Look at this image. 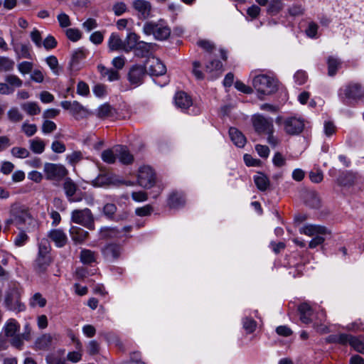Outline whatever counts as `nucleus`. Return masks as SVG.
Returning a JSON list of instances; mask_svg holds the SVG:
<instances>
[{
	"label": "nucleus",
	"mask_w": 364,
	"mask_h": 364,
	"mask_svg": "<svg viewBox=\"0 0 364 364\" xmlns=\"http://www.w3.org/2000/svg\"><path fill=\"white\" fill-rule=\"evenodd\" d=\"M51 247L48 240L43 239L38 243V251L36 259L33 262V267L38 275L44 274L48 267L53 262L50 255Z\"/></svg>",
	"instance_id": "1"
},
{
	"label": "nucleus",
	"mask_w": 364,
	"mask_h": 364,
	"mask_svg": "<svg viewBox=\"0 0 364 364\" xmlns=\"http://www.w3.org/2000/svg\"><path fill=\"white\" fill-rule=\"evenodd\" d=\"M22 291L23 289L18 283L9 284L4 299V304L9 310L20 312L25 309V305L21 302Z\"/></svg>",
	"instance_id": "2"
},
{
	"label": "nucleus",
	"mask_w": 364,
	"mask_h": 364,
	"mask_svg": "<svg viewBox=\"0 0 364 364\" xmlns=\"http://www.w3.org/2000/svg\"><path fill=\"white\" fill-rule=\"evenodd\" d=\"M338 95L346 104L362 100L364 99V86L359 82H350L340 88Z\"/></svg>",
	"instance_id": "3"
},
{
	"label": "nucleus",
	"mask_w": 364,
	"mask_h": 364,
	"mask_svg": "<svg viewBox=\"0 0 364 364\" xmlns=\"http://www.w3.org/2000/svg\"><path fill=\"white\" fill-rule=\"evenodd\" d=\"M254 88L260 94L269 95L278 90L277 79L267 75H258L252 80Z\"/></svg>",
	"instance_id": "4"
},
{
	"label": "nucleus",
	"mask_w": 364,
	"mask_h": 364,
	"mask_svg": "<svg viewBox=\"0 0 364 364\" xmlns=\"http://www.w3.org/2000/svg\"><path fill=\"white\" fill-rule=\"evenodd\" d=\"M143 31L146 35H153L158 41L166 40L171 35V28L162 19L157 22L146 21L144 25Z\"/></svg>",
	"instance_id": "5"
},
{
	"label": "nucleus",
	"mask_w": 364,
	"mask_h": 364,
	"mask_svg": "<svg viewBox=\"0 0 364 364\" xmlns=\"http://www.w3.org/2000/svg\"><path fill=\"white\" fill-rule=\"evenodd\" d=\"M300 232L309 236L317 235L309 242V247L311 249L316 247L324 242L325 239L321 235L331 234V231L326 227L316 225H305L300 230Z\"/></svg>",
	"instance_id": "6"
},
{
	"label": "nucleus",
	"mask_w": 364,
	"mask_h": 364,
	"mask_svg": "<svg viewBox=\"0 0 364 364\" xmlns=\"http://www.w3.org/2000/svg\"><path fill=\"white\" fill-rule=\"evenodd\" d=\"M71 222L81 225L86 228L93 230L95 229V218L89 208L76 209L71 213Z\"/></svg>",
	"instance_id": "7"
},
{
	"label": "nucleus",
	"mask_w": 364,
	"mask_h": 364,
	"mask_svg": "<svg viewBox=\"0 0 364 364\" xmlns=\"http://www.w3.org/2000/svg\"><path fill=\"white\" fill-rule=\"evenodd\" d=\"M43 171L49 181H60L68 174V169L60 164L46 163Z\"/></svg>",
	"instance_id": "8"
},
{
	"label": "nucleus",
	"mask_w": 364,
	"mask_h": 364,
	"mask_svg": "<svg viewBox=\"0 0 364 364\" xmlns=\"http://www.w3.org/2000/svg\"><path fill=\"white\" fill-rule=\"evenodd\" d=\"M63 187L66 198L70 203L80 202L86 196V193L81 191L77 185L70 178H65Z\"/></svg>",
	"instance_id": "9"
},
{
	"label": "nucleus",
	"mask_w": 364,
	"mask_h": 364,
	"mask_svg": "<svg viewBox=\"0 0 364 364\" xmlns=\"http://www.w3.org/2000/svg\"><path fill=\"white\" fill-rule=\"evenodd\" d=\"M60 105L64 109L69 111V113L76 120L85 119L91 114L86 107L77 101H62Z\"/></svg>",
	"instance_id": "10"
},
{
	"label": "nucleus",
	"mask_w": 364,
	"mask_h": 364,
	"mask_svg": "<svg viewBox=\"0 0 364 364\" xmlns=\"http://www.w3.org/2000/svg\"><path fill=\"white\" fill-rule=\"evenodd\" d=\"M124 182L118 179L115 174L109 171L101 170L99 175L92 181V185L95 187L105 186H119Z\"/></svg>",
	"instance_id": "11"
},
{
	"label": "nucleus",
	"mask_w": 364,
	"mask_h": 364,
	"mask_svg": "<svg viewBox=\"0 0 364 364\" xmlns=\"http://www.w3.org/2000/svg\"><path fill=\"white\" fill-rule=\"evenodd\" d=\"M146 75V66L136 64L129 68L127 73V79L132 85L138 87L144 82Z\"/></svg>",
	"instance_id": "12"
},
{
	"label": "nucleus",
	"mask_w": 364,
	"mask_h": 364,
	"mask_svg": "<svg viewBox=\"0 0 364 364\" xmlns=\"http://www.w3.org/2000/svg\"><path fill=\"white\" fill-rule=\"evenodd\" d=\"M137 180L139 186L150 188L156 183V174L150 166H144L139 168Z\"/></svg>",
	"instance_id": "13"
},
{
	"label": "nucleus",
	"mask_w": 364,
	"mask_h": 364,
	"mask_svg": "<svg viewBox=\"0 0 364 364\" xmlns=\"http://www.w3.org/2000/svg\"><path fill=\"white\" fill-rule=\"evenodd\" d=\"M10 213L11 216L14 217L16 226L18 229H21L27 220L31 218L28 210L24 206L20 205H12Z\"/></svg>",
	"instance_id": "14"
},
{
	"label": "nucleus",
	"mask_w": 364,
	"mask_h": 364,
	"mask_svg": "<svg viewBox=\"0 0 364 364\" xmlns=\"http://www.w3.org/2000/svg\"><path fill=\"white\" fill-rule=\"evenodd\" d=\"M253 126L258 134H267L274 132V125L272 119H267L262 115L255 116L253 118Z\"/></svg>",
	"instance_id": "15"
},
{
	"label": "nucleus",
	"mask_w": 364,
	"mask_h": 364,
	"mask_svg": "<svg viewBox=\"0 0 364 364\" xmlns=\"http://www.w3.org/2000/svg\"><path fill=\"white\" fill-rule=\"evenodd\" d=\"M145 65L146 66L147 74L150 75H163L166 72L165 65L157 58H149Z\"/></svg>",
	"instance_id": "16"
},
{
	"label": "nucleus",
	"mask_w": 364,
	"mask_h": 364,
	"mask_svg": "<svg viewBox=\"0 0 364 364\" xmlns=\"http://www.w3.org/2000/svg\"><path fill=\"white\" fill-rule=\"evenodd\" d=\"M186 202V195L181 191H172L167 198V205L171 209L183 208Z\"/></svg>",
	"instance_id": "17"
},
{
	"label": "nucleus",
	"mask_w": 364,
	"mask_h": 364,
	"mask_svg": "<svg viewBox=\"0 0 364 364\" xmlns=\"http://www.w3.org/2000/svg\"><path fill=\"white\" fill-rule=\"evenodd\" d=\"M117 208L114 203H106L103 207L104 215L112 220L119 222L121 220H125L129 217V213L126 211H123L121 213L116 215Z\"/></svg>",
	"instance_id": "18"
},
{
	"label": "nucleus",
	"mask_w": 364,
	"mask_h": 364,
	"mask_svg": "<svg viewBox=\"0 0 364 364\" xmlns=\"http://www.w3.org/2000/svg\"><path fill=\"white\" fill-rule=\"evenodd\" d=\"M32 328L31 325L27 323L23 328V332L20 333L16 338L10 341V344L12 347L18 350H21L24 346V341H29L31 339Z\"/></svg>",
	"instance_id": "19"
},
{
	"label": "nucleus",
	"mask_w": 364,
	"mask_h": 364,
	"mask_svg": "<svg viewBox=\"0 0 364 364\" xmlns=\"http://www.w3.org/2000/svg\"><path fill=\"white\" fill-rule=\"evenodd\" d=\"M304 127V122L296 117H290L284 122L285 132L291 135L299 134Z\"/></svg>",
	"instance_id": "20"
},
{
	"label": "nucleus",
	"mask_w": 364,
	"mask_h": 364,
	"mask_svg": "<svg viewBox=\"0 0 364 364\" xmlns=\"http://www.w3.org/2000/svg\"><path fill=\"white\" fill-rule=\"evenodd\" d=\"M4 336L9 338V341L19 336L20 324L14 318L9 319L3 328Z\"/></svg>",
	"instance_id": "21"
},
{
	"label": "nucleus",
	"mask_w": 364,
	"mask_h": 364,
	"mask_svg": "<svg viewBox=\"0 0 364 364\" xmlns=\"http://www.w3.org/2000/svg\"><path fill=\"white\" fill-rule=\"evenodd\" d=\"M122 247L117 243H109L102 249V253L108 260H116L119 258Z\"/></svg>",
	"instance_id": "22"
},
{
	"label": "nucleus",
	"mask_w": 364,
	"mask_h": 364,
	"mask_svg": "<svg viewBox=\"0 0 364 364\" xmlns=\"http://www.w3.org/2000/svg\"><path fill=\"white\" fill-rule=\"evenodd\" d=\"M48 237L55 243L58 247H64L68 242L66 234L60 229L51 230L48 235Z\"/></svg>",
	"instance_id": "23"
},
{
	"label": "nucleus",
	"mask_w": 364,
	"mask_h": 364,
	"mask_svg": "<svg viewBox=\"0 0 364 364\" xmlns=\"http://www.w3.org/2000/svg\"><path fill=\"white\" fill-rule=\"evenodd\" d=\"M133 7L139 14V18H147L151 10V4L144 0H136L133 2Z\"/></svg>",
	"instance_id": "24"
},
{
	"label": "nucleus",
	"mask_w": 364,
	"mask_h": 364,
	"mask_svg": "<svg viewBox=\"0 0 364 364\" xmlns=\"http://www.w3.org/2000/svg\"><path fill=\"white\" fill-rule=\"evenodd\" d=\"M176 105L181 109H187L192 104V98L183 91L177 92L174 97Z\"/></svg>",
	"instance_id": "25"
},
{
	"label": "nucleus",
	"mask_w": 364,
	"mask_h": 364,
	"mask_svg": "<svg viewBox=\"0 0 364 364\" xmlns=\"http://www.w3.org/2000/svg\"><path fill=\"white\" fill-rule=\"evenodd\" d=\"M72 240L75 244H82L88 238L89 232L81 228L72 226L70 229Z\"/></svg>",
	"instance_id": "26"
},
{
	"label": "nucleus",
	"mask_w": 364,
	"mask_h": 364,
	"mask_svg": "<svg viewBox=\"0 0 364 364\" xmlns=\"http://www.w3.org/2000/svg\"><path fill=\"white\" fill-rule=\"evenodd\" d=\"M114 151L117 158L123 164L128 165L133 162L134 156L126 146L122 145L116 146H114Z\"/></svg>",
	"instance_id": "27"
},
{
	"label": "nucleus",
	"mask_w": 364,
	"mask_h": 364,
	"mask_svg": "<svg viewBox=\"0 0 364 364\" xmlns=\"http://www.w3.org/2000/svg\"><path fill=\"white\" fill-rule=\"evenodd\" d=\"M154 45L152 43L139 41L137 46L133 49L135 56L138 58H148L151 55Z\"/></svg>",
	"instance_id": "28"
},
{
	"label": "nucleus",
	"mask_w": 364,
	"mask_h": 364,
	"mask_svg": "<svg viewBox=\"0 0 364 364\" xmlns=\"http://www.w3.org/2000/svg\"><path fill=\"white\" fill-rule=\"evenodd\" d=\"M229 135L232 141L239 148H242L246 144L247 140L245 135L235 127L229 129Z\"/></svg>",
	"instance_id": "29"
},
{
	"label": "nucleus",
	"mask_w": 364,
	"mask_h": 364,
	"mask_svg": "<svg viewBox=\"0 0 364 364\" xmlns=\"http://www.w3.org/2000/svg\"><path fill=\"white\" fill-rule=\"evenodd\" d=\"M298 310L301 322L306 324L310 323L311 322V316L313 314V310L310 305L307 303H302L299 306Z\"/></svg>",
	"instance_id": "30"
},
{
	"label": "nucleus",
	"mask_w": 364,
	"mask_h": 364,
	"mask_svg": "<svg viewBox=\"0 0 364 364\" xmlns=\"http://www.w3.org/2000/svg\"><path fill=\"white\" fill-rule=\"evenodd\" d=\"M97 70L103 77H107L109 81H115L119 79V73L112 68H107L103 65H97Z\"/></svg>",
	"instance_id": "31"
},
{
	"label": "nucleus",
	"mask_w": 364,
	"mask_h": 364,
	"mask_svg": "<svg viewBox=\"0 0 364 364\" xmlns=\"http://www.w3.org/2000/svg\"><path fill=\"white\" fill-rule=\"evenodd\" d=\"M108 46L111 50H123L124 51V43L119 36L117 33H112L108 41Z\"/></svg>",
	"instance_id": "32"
},
{
	"label": "nucleus",
	"mask_w": 364,
	"mask_h": 364,
	"mask_svg": "<svg viewBox=\"0 0 364 364\" xmlns=\"http://www.w3.org/2000/svg\"><path fill=\"white\" fill-rule=\"evenodd\" d=\"M53 338L50 334H43L38 338L35 342V347L38 350H46L51 346Z\"/></svg>",
	"instance_id": "33"
},
{
	"label": "nucleus",
	"mask_w": 364,
	"mask_h": 364,
	"mask_svg": "<svg viewBox=\"0 0 364 364\" xmlns=\"http://www.w3.org/2000/svg\"><path fill=\"white\" fill-rule=\"evenodd\" d=\"M122 231L117 228H103L101 229L100 238L104 240L119 238Z\"/></svg>",
	"instance_id": "34"
},
{
	"label": "nucleus",
	"mask_w": 364,
	"mask_h": 364,
	"mask_svg": "<svg viewBox=\"0 0 364 364\" xmlns=\"http://www.w3.org/2000/svg\"><path fill=\"white\" fill-rule=\"evenodd\" d=\"M355 174L350 171H346L342 173L338 178L339 185L342 186H353L355 183Z\"/></svg>",
	"instance_id": "35"
},
{
	"label": "nucleus",
	"mask_w": 364,
	"mask_h": 364,
	"mask_svg": "<svg viewBox=\"0 0 364 364\" xmlns=\"http://www.w3.org/2000/svg\"><path fill=\"white\" fill-rule=\"evenodd\" d=\"M254 182L257 188L261 191H267L270 185L268 177L262 173L254 176Z\"/></svg>",
	"instance_id": "36"
},
{
	"label": "nucleus",
	"mask_w": 364,
	"mask_h": 364,
	"mask_svg": "<svg viewBox=\"0 0 364 364\" xmlns=\"http://www.w3.org/2000/svg\"><path fill=\"white\" fill-rule=\"evenodd\" d=\"M223 64L219 60H213L205 65V70L208 73H211L212 78L218 76V72H221Z\"/></svg>",
	"instance_id": "37"
},
{
	"label": "nucleus",
	"mask_w": 364,
	"mask_h": 364,
	"mask_svg": "<svg viewBox=\"0 0 364 364\" xmlns=\"http://www.w3.org/2000/svg\"><path fill=\"white\" fill-rule=\"evenodd\" d=\"M139 36L134 33L131 32L129 33L127 38L125 41H124V52L129 53L132 51L138 44L139 41Z\"/></svg>",
	"instance_id": "38"
},
{
	"label": "nucleus",
	"mask_w": 364,
	"mask_h": 364,
	"mask_svg": "<svg viewBox=\"0 0 364 364\" xmlns=\"http://www.w3.org/2000/svg\"><path fill=\"white\" fill-rule=\"evenodd\" d=\"M97 254L87 249H83L80 252V261L85 264H91L96 262Z\"/></svg>",
	"instance_id": "39"
},
{
	"label": "nucleus",
	"mask_w": 364,
	"mask_h": 364,
	"mask_svg": "<svg viewBox=\"0 0 364 364\" xmlns=\"http://www.w3.org/2000/svg\"><path fill=\"white\" fill-rule=\"evenodd\" d=\"M305 202L312 208H318L321 206V199L315 191H310L306 194Z\"/></svg>",
	"instance_id": "40"
},
{
	"label": "nucleus",
	"mask_w": 364,
	"mask_h": 364,
	"mask_svg": "<svg viewBox=\"0 0 364 364\" xmlns=\"http://www.w3.org/2000/svg\"><path fill=\"white\" fill-rule=\"evenodd\" d=\"M29 144L31 150L35 154H42L45 150L46 144L44 141L38 137L30 140Z\"/></svg>",
	"instance_id": "41"
},
{
	"label": "nucleus",
	"mask_w": 364,
	"mask_h": 364,
	"mask_svg": "<svg viewBox=\"0 0 364 364\" xmlns=\"http://www.w3.org/2000/svg\"><path fill=\"white\" fill-rule=\"evenodd\" d=\"M327 64L328 74L329 76L332 77L336 74L337 70L340 68L341 63L338 59L330 56L327 60Z\"/></svg>",
	"instance_id": "42"
},
{
	"label": "nucleus",
	"mask_w": 364,
	"mask_h": 364,
	"mask_svg": "<svg viewBox=\"0 0 364 364\" xmlns=\"http://www.w3.org/2000/svg\"><path fill=\"white\" fill-rule=\"evenodd\" d=\"M284 7L282 0H272L268 5L267 12L272 15H277Z\"/></svg>",
	"instance_id": "43"
},
{
	"label": "nucleus",
	"mask_w": 364,
	"mask_h": 364,
	"mask_svg": "<svg viewBox=\"0 0 364 364\" xmlns=\"http://www.w3.org/2000/svg\"><path fill=\"white\" fill-rule=\"evenodd\" d=\"M22 109L29 115H36L41 112V108L36 102H30L22 105Z\"/></svg>",
	"instance_id": "44"
},
{
	"label": "nucleus",
	"mask_w": 364,
	"mask_h": 364,
	"mask_svg": "<svg viewBox=\"0 0 364 364\" xmlns=\"http://www.w3.org/2000/svg\"><path fill=\"white\" fill-rule=\"evenodd\" d=\"M257 321L252 318L245 317L242 319L243 328L245 330L247 333H253L257 328Z\"/></svg>",
	"instance_id": "45"
},
{
	"label": "nucleus",
	"mask_w": 364,
	"mask_h": 364,
	"mask_svg": "<svg viewBox=\"0 0 364 364\" xmlns=\"http://www.w3.org/2000/svg\"><path fill=\"white\" fill-rule=\"evenodd\" d=\"M46 299L38 292L34 294L30 299V306L32 307L38 305L39 307L43 308L46 305Z\"/></svg>",
	"instance_id": "46"
},
{
	"label": "nucleus",
	"mask_w": 364,
	"mask_h": 364,
	"mask_svg": "<svg viewBox=\"0 0 364 364\" xmlns=\"http://www.w3.org/2000/svg\"><path fill=\"white\" fill-rule=\"evenodd\" d=\"M117 155L114 149H106L102 153V159L107 164H114L116 161Z\"/></svg>",
	"instance_id": "47"
},
{
	"label": "nucleus",
	"mask_w": 364,
	"mask_h": 364,
	"mask_svg": "<svg viewBox=\"0 0 364 364\" xmlns=\"http://www.w3.org/2000/svg\"><path fill=\"white\" fill-rule=\"evenodd\" d=\"M11 154L14 157L25 159L30 156L29 151L24 147L14 146L11 149Z\"/></svg>",
	"instance_id": "48"
},
{
	"label": "nucleus",
	"mask_w": 364,
	"mask_h": 364,
	"mask_svg": "<svg viewBox=\"0 0 364 364\" xmlns=\"http://www.w3.org/2000/svg\"><path fill=\"white\" fill-rule=\"evenodd\" d=\"M14 61L7 57H0V72L11 71L14 69Z\"/></svg>",
	"instance_id": "49"
},
{
	"label": "nucleus",
	"mask_w": 364,
	"mask_h": 364,
	"mask_svg": "<svg viewBox=\"0 0 364 364\" xmlns=\"http://www.w3.org/2000/svg\"><path fill=\"white\" fill-rule=\"evenodd\" d=\"M15 51L19 55V58L31 59V46L26 44H21L19 50L15 48Z\"/></svg>",
	"instance_id": "50"
},
{
	"label": "nucleus",
	"mask_w": 364,
	"mask_h": 364,
	"mask_svg": "<svg viewBox=\"0 0 364 364\" xmlns=\"http://www.w3.org/2000/svg\"><path fill=\"white\" fill-rule=\"evenodd\" d=\"M8 118L11 122H18L23 119V115L17 107H12L9 110Z\"/></svg>",
	"instance_id": "51"
},
{
	"label": "nucleus",
	"mask_w": 364,
	"mask_h": 364,
	"mask_svg": "<svg viewBox=\"0 0 364 364\" xmlns=\"http://www.w3.org/2000/svg\"><path fill=\"white\" fill-rule=\"evenodd\" d=\"M5 81L11 87H20L23 85V81L15 75H8L5 77Z\"/></svg>",
	"instance_id": "52"
},
{
	"label": "nucleus",
	"mask_w": 364,
	"mask_h": 364,
	"mask_svg": "<svg viewBox=\"0 0 364 364\" xmlns=\"http://www.w3.org/2000/svg\"><path fill=\"white\" fill-rule=\"evenodd\" d=\"M85 52L83 49H77L72 55L70 65L72 66L77 65L81 60L85 58Z\"/></svg>",
	"instance_id": "53"
},
{
	"label": "nucleus",
	"mask_w": 364,
	"mask_h": 364,
	"mask_svg": "<svg viewBox=\"0 0 364 364\" xmlns=\"http://www.w3.org/2000/svg\"><path fill=\"white\" fill-rule=\"evenodd\" d=\"M112 107L108 104H104L98 109L97 116L100 118H107L112 114Z\"/></svg>",
	"instance_id": "54"
},
{
	"label": "nucleus",
	"mask_w": 364,
	"mask_h": 364,
	"mask_svg": "<svg viewBox=\"0 0 364 364\" xmlns=\"http://www.w3.org/2000/svg\"><path fill=\"white\" fill-rule=\"evenodd\" d=\"M153 211H154L153 206L148 204L143 207L137 208L135 210V213L137 216L144 217V216L150 215Z\"/></svg>",
	"instance_id": "55"
},
{
	"label": "nucleus",
	"mask_w": 364,
	"mask_h": 364,
	"mask_svg": "<svg viewBox=\"0 0 364 364\" xmlns=\"http://www.w3.org/2000/svg\"><path fill=\"white\" fill-rule=\"evenodd\" d=\"M288 12L291 16H298L304 14V8L301 4H294L288 9Z\"/></svg>",
	"instance_id": "56"
},
{
	"label": "nucleus",
	"mask_w": 364,
	"mask_h": 364,
	"mask_svg": "<svg viewBox=\"0 0 364 364\" xmlns=\"http://www.w3.org/2000/svg\"><path fill=\"white\" fill-rule=\"evenodd\" d=\"M66 36L73 42H76L82 37V33L77 28H68L66 30Z\"/></svg>",
	"instance_id": "57"
},
{
	"label": "nucleus",
	"mask_w": 364,
	"mask_h": 364,
	"mask_svg": "<svg viewBox=\"0 0 364 364\" xmlns=\"http://www.w3.org/2000/svg\"><path fill=\"white\" fill-rule=\"evenodd\" d=\"M57 129V125L55 122L50 120H45L43 122L41 129L43 133L47 134H50Z\"/></svg>",
	"instance_id": "58"
},
{
	"label": "nucleus",
	"mask_w": 364,
	"mask_h": 364,
	"mask_svg": "<svg viewBox=\"0 0 364 364\" xmlns=\"http://www.w3.org/2000/svg\"><path fill=\"white\" fill-rule=\"evenodd\" d=\"M22 131L28 137H31L36 133L37 126L35 124L24 123L22 125Z\"/></svg>",
	"instance_id": "59"
},
{
	"label": "nucleus",
	"mask_w": 364,
	"mask_h": 364,
	"mask_svg": "<svg viewBox=\"0 0 364 364\" xmlns=\"http://www.w3.org/2000/svg\"><path fill=\"white\" fill-rule=\"evenodd\" d=\"M309 178L313 183H318L323 179V171L320 169L312 170L309 173Z\"/></svg>",
	"instance_id": "60"
},
{
	"label": "nucleus",
	"mask_w": 364,
	"mask_h": 364,
	"mask_svg": "<svg viewBox=\"0 0 364 364\" xmlns=\"http://www.w3.org/2000/svg\"><path fill=\"white\" fill-rule=\"evenodd\" d=\"M197 45L208 53H212L215 48V45L208 40H200L197 42Z\"/></svg>",
	"instance_id": "61"
},
{
	"label": "nucleus",
	"mask_w": 364,
	"mask_h": 364,
	"mask_svg": "<svg viewBox=\"0 0 364 364\" xmlns=\"http://www.w3.org/2000/svg\"><path fill=\"white\" fill-rule=\"evenodd\" d=\"M33 63L28 61H23L18 65L19 72L23 75L30 73L33 70Z\"/></svg>",
	"instance_id": "62"
},
{
	"label": "nucleus",
	"mask_w": 364,
	"mask_h": 364,
	"mask_svg": "<svg viewBox=\"0 0 364 364\" xmlns=\"http://www.w3.org/2000/svg\"><path fill=\"white\" fill-rule=\"evenodd\" d=\"M42 45L46 50H51L57 46V41L53 36L49 35L42 42Z\"/></svg>",
	"instance_id": "63"
},
{
	"label": "nucleus",
	"mask_w": 364,
	"mask_h": 364,
	"mask_svg": "<svg viewBox=\"0 0 364 364\" xmlns=\"http://www.w3.org/2000/svg\"><path fill=\"white\" fill-rule=\"evenodd\" d=\"M350 346L353 348L355 350L364 353V342L359 340L358 338L353 336L350 342Z\"/></svg>",
	"instance_id": "64"
}]
</instances>
